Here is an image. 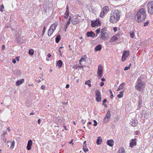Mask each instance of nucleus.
<instances>
[{
	"instance_id": "16",
	"label": "nucleus",
	"mask_w": 153,
	"mask_h": 153,
	"mask_svg": "<svg viewBox=\"0 0 153 153\" xmlns=\"http://www.w3.org/2000/svg\"><path fill=\"white\" fill-rule=\"evenodd\" d=\"M102 142V139L100 137H99L96 141V143L97 145H99L101 144Z\"/></svg>"
},
{
	"instance_id": "48",
	"label": "nucleus",
	"mask_w": 153,
	"mask_h": 153,
	"mask_svg": "<svg viewBox=\"0 0 153 153\" xmlns=\"http://www.w3.org/2000/svg\"><path fill=\"white\" fill-rule=\"evenodd\" d=\"M15 73H18V74H19V73H20V71L19 70H16L15 71V72H14Z\"/></svg>"
},
{
	"instance_id": "13",
	"label": "nucleus",
	"mask_w": 153,
	"mask_h": 153,
	"mask_svg": "<svg viewBox=\"0 0 153 153\" xmlns=\"http://www.w3.org/2000/svg\"><path fill=\"white\" fill-rule=\"evenodd\" d=\"M57 25V23L55 22L54 24L51 25L49 29H51L53 31H54Z\"/></svg>"
},
{
	"instance_id": "58",
	"label": "nucleus",
	"mask_w": 153,
	"mask_h": 153,
	"mask_svg": "<svg viewBox=\"0 0 153 153\" xmlns=\"http://www.w3.org/2000/svg\"><path fill=\"white\" fill-rule=\"evenodd\" d=\"M47 56L48 58H50L51 57V54H50V53H48V54Z\"/></svg>"
},
{
	"instance_id": "18",
	"label": "nucleus",
	"mask_w": 153,
	"mask_h": 153,
	"mask_svg": "<svg viewBox=\"0 0 153 153\" xmlns=\"http://www.w3.org/2000/svg\"><path fill=\"white\" fill-rule=\"evenodd\" d=\"M24 82V79H22L20 80L17 81L16 82V85L17 86H19L20 85L23 83Z\"/></svg>"
},
{
	"instance_id": "4",
	"label": "nucleus",
	"mask_w": 153,
	"mask_h": 153,
	"mask_svg": "<svg viewBox=\"0 0 153 153\" xmlns=\"http://www.w3.org/2000/svg\"><path fill=\"white\" fill-rule=\"evenodd\" d=\"M147 11L150 14H153V1H149L147 5Z\"/></svg>"
},
{
	"instance_id": "29",
	"label": "nucleus",
	"mask_w": 153,
	"mask_h": 153,
	"mask_svg": "<svg viewBox=\"0 0 153 153\" xmlns=\"http://www.w3.org/2000/svg\"><path fill=\"white\" fill-rule=\"evenodd\" d=\"M71 23L73 25H75L78 23V20L77 19L72 20L71 21Z\"/></svg>"
},
{
	"instance_id": "41",
	"label": "nucleus",
	"mask_w": 153,
	"mask_h": 153,
	"mask_svg": "<svg viewBox=\"0 0 153 153\" xmlns=\"http://www.w3.org/2000/svg\"><path fill=\"white\" fill-rule=\"evenodd\" d=\"M149 21H148L146 22H144V26H147L148 25V24L149 23Z\"/></svg>"
},
{
	"instance_id": "50",
	"label": "nucleus",
	"mask_w": 153,
	"mask_h": 153,
	"mask_svg": "<svg viewBox=\"0 0 153 153\" xmlns=\"http://www.w3.org/2000/svg\"><path fill=\"white\" fill-rule=\"evenodd\" d=\"M68 25H65V27H64V30H65V31H66V29H67V27H68Z\"/></svg>"
},
{
	"instance_id": "30",
	"label": "nucleus",
	"mask_w": 153,
	"mask_h": 153,
	"mask_svg": "<svg viewBox=\"0 0 153 153\" xmlns=\"http://www.w3.org/2000/svg\"><path fill=\"white\" fill-rule=\"evenodd\" d=\"M118 153H125L123 148L122 147L120 148Z\"/></svg>"
},
{
	"instance_id": "42",
	"label": "nucleus",
	"mask_w": 153,
	"mask_h": 153,
	"mask_svg": "<svg viewBox=\"0 0 153 153\" xmlns=\"http://www.w3.org/2000/svg\"><path fill=\"white\" fill-rule=\"evenodd\" d=\"M100 28H98L96 30V32L97 33V34H99L100 31Z\"/></svg>"
},
{
	"instance_id": "36",
	"label": "nucleus",
	"mask_w": 153,
	"mask_h": 153,
	"mask_svg": "<svg viewBox=\"0 0 153 153\" xmlns=\"http://www.w3.org/2000/svg\"><path fill=\"white\" fill-rule=\"evenodd\" d=\"M1 138L3 140V142L5 143L6 141V138L5 137V136L3 137V136H1Z\"/></svg>"
},
{
	"instance_id": "45",
	"label": "nucleus",
	"mask_w": 153,
	"mask_h": 153,
	"mask_svg": "<svg viewBox=\"0 0 153 153\" xmlns=\"http://www.w3.org/2000/svg\"><path fill=\"white\" fill-rule=\"evenodd\" d=\"M130 68V66L126 67L124 68V70L126 71L127 70Z\"/></svg>"
},
{
	"instance_id": "19",
	"label": "nucleus",
	"mask_w": 153,
	"mask_h": 153,
	"mask_svg": "<svg viewBox=\"0 0 153 153\" xmlns=\"http://www.w3.org/2000/svg\"><path fill=\"white\" fill-rule=\"evenodd\" d=\"M109 9V8L108 6H105L103 8L102 11L106 14L108 11Z\"/></svg>"
},
{
	"instance_id": "28",
	"label": "nucleus",
	"mask_w": 153,
	"mask_h": 153,
	"mask_svg": "<svg viewBox=\"0 0 153 153\" xmlns=\"http://www.w3.org/2000/svg\"><path fill=\"white\" fill-rule=\"evenodd\" d=\"M129 34L130 35V37L131 38H133L134 37V33L133 31H130L129 32Z\"/></svg>"
},
{
	"instance_id": "62",
	"label": "nucleus",
	"mask_w": 153,
	"mask_h": 153,
	"mask_svg": "<svg viewBox=\"0 0 153 153\" xmlns=\"http://www.w3.org/2000/svg\"><path fill=\"white\" fill-rule=\"evenodd\" d=\"M114 30V31H116L117 30V27H113Z\"/></svg>"
},
{
	"instance_id": "46",
	"label": "nucleus",
	"mask_w": 153,
	"mask_h": 153,
	"mask_svg": "<svg viewBox=\"0 0 153 153\" xmlns=\"http://www.w3.org/2000/svg\"><path fill=\"white\" fill-rule=\"evenodd\" d=\"M141 103H142V100L140 99V100L138 102V105H139V107L141 106Z\"/></svg>"
},
{
	"instance_id": "31",
	"label": "nucleus",
	"mask_w": 153,
	"mask_h": 153,
	"mask_svg": "<svg viewBox=\"0 0 153 153\" xmlns=\"http://www.w3.org/2000/svg\"><path fill=\"white\" fill-rule=\"evenodd\" d=\"M85 55H84L83 56H82L81 59H80V60H79V63L81 64V62H82L83 61H85Z\"/></svg>"
},
{
	"instance_id": "60",
	"label": "nucleus",
	"mask_w": 153,
	"mask_h": 153,
	"mask_svg": "<svg viewBox=\"0 0 153 153\" xmlns=\"http://www.w3.org/2000/svg\"><path fill=\"white\" fill-rule=\"evenodd\" d=\"M69 85L68 84H67L66 85V88H67L69 87Z\"/></svg>"
},
{
	"instance_id": "37",
	"label": "nucleus",
	"mask_w": 153,
	"mask_h": 153,
	"mask_svg": "<svg viewBox=\"0 0 153 153\" xmlns=\"http://www.w3.org/2000/svg\"><path fill=\"white\" fill-rule=\"evenodd\" d=\"M94 22L95 24H98V26L100 24V21L99 20H96Z\"/></svg>"
},
{
	"instance_id": "49",
	"label": "nucleus",
	"mask_w": 153,
	"mask_h": 153,
	"mask_svg": "<svg viewBox=\"0 0 153 153\" xmlns=\"http://www.w3.org/2000/svg\"><path fill=\"white\" fill-rule=\"evenodd\" d=\"M107 101V100L106 99H105L104 100L102 101V102H103V103H102V105H104V103H105Z\"/></svg>"
},
{
	"instance_id": "61",
	"label": "nucleus",
	"mask_w": 153,
	"mask_h": 153,
	"mask_svg": "<svg viewBox=\"0 0 153 153\" xmlns=\"http://www.w3.org/2000/svg\"><path fill=\"white\" fill-rule=\"evenodd\" d=\"M19 57H16V60L17 61H19Z\"/></svg>"
},
{
	"instance_id": "10",
	"label": "nucleus",
	"mask_w": 153,
	"mask_h": 153,
	"mask_svg": "<svg viewBox=\"0 0 153 153\" xmlns=\"http://www.w3.org/2000/svg\"><path fill=\"white\" fill-rule=\"evenodd\" d=\"M108 38V35L107 33L104 32V33L101 34L100 39L102 40L106 39H107Z\"/></svg>"
},
{
	"instance_id": "15",
	"label": "nucleus",
	"mask_w": 153,
	"mask_h": 153,
	"mask_svg": "<svg viewBox=\"0 0 153 153\" xmlns=\"http://www.w3.org/2000/svg\"><path fill=\"white\" fill-rule=\"evenodd\" d=\"M107 144L110 146H112L114 144L113 140H108L107 141Z\"/></svg>"
},
{
	"instance_id": "17",
	"label": "nucleus",
	"mask_w": 153,
	"mask_h": 153,
	"mask_svg": "<svg viewBox=\"0 0 153 153\" xmlns=\"http://www.w3.org/2000/svg\"><path fill=\"white\" fill-rule=\"evenodd\" d=\"M86 141H84L83 143L84 145L83 146V149L84 151L86 152H87L88 151V148L85 149V147H86L87 145L85 144L86 143Z\"/></svg>"
},
{
	"instance_id": "5",
	"label": "nucleus",
	"mask_w": 153,
	"mask_h": 153,
	"mask_svg": "<svg viewBox=\"0 0 153 153\" xmlns=\"http://www.w3.org/2000/svg\"><path fill=\"white\" fill-rule=\"evenodd\" d=\"M96 96V100L97 102H100L101 99V95L100 92L98 90H96L95 92Z\"/></svg>"
},
{
	"instance_id": "21",
	"label": "nucleus",
	"mask_w": 153,
	"mask_h": 153,
	"mask_svg": "<svg viewBox=\"0 0 153 153\" xmlns=\"http://www.w3.org/2000/svg\"><path fill=\"white\" fill-rule=\"evenodd\" d=\"M101 45L100 44H99L97 45L95 48V50L96 51H100L101 49Z\"/></svg>"
},
{
	"instance_id": "6",
	"label": "nucleus",
	"mask_w": 153,
	"mask_h": 153,
	"mask_svg": "<svg viewBox=\"0 0 153 153\" xmlns=\"http://www.w3.org/2000/svg\"><path fill=\"white\" fill-rule=\"evenodd\" d=\"M129 51H124L123 52V56L122 58V61L124 62L126 59V58L128 57L129 55Z\"/></svg>"
},
{
	"instance_id": "1",
	"label": "nucleus",
	"mask_w": 153,
	"mask_h": 153,
	"mask_svg": "<svg viewBox=\"0 0 153 153\" xmlns=\"http://www.w3.org/2000/svg\"><path fill=\"white\" fill-rule=\"evenodd\" d=\"M120 13L118 10H113L110 16V21L111 22L115 23L119 20L120 16Z\"/></svg>"
},
{
	"instance_id": "59",
	"label": "nucleus",
	"mask_w": 153,
	"mask_h": 153,
	"mask_svg": "<svg viewBox=\"0 0 153 153\" xmlns=\"http://www.w3.org/2000/svg\"><path fill=\"white\" fill-rule=\"evenodd\" d=\"M81 122L83 123V124H84L85 122V120H82L81 121Z\"/></svg>"
},
{
	"instance_id": "11",
	"label": "nucleus",
	"mask_w": 153,
	"mask_h": 153,
	"mask_svg": "<svg viewBox=\"0 0 153 153\" xmlns=\"http://www.w3.org/2000/svg\"><path fill=\"white\" fill-rule=\"evenodd\" d=\"M86 35L88 37L94 38L95 36V34L92 31H88L86 33Z\"/></svg>"
},
{
	"instance_id": "34",
	"label": "nucleus",
	"mask_w": 153,
	"mask_h": 153,
	"mask_svg": "<svg viewBox=\"0 0 153 153\" xmlns=\"http://www.w3.org/2000/svg\"><path fill=\"white\" fill-rule=\"evenodd\" d=\"M88 82H91V81H90V80H88L87 81H86L85 82V84L86 85H87L89 87H91V84L90 83H88Z\"/></svg>"
},
{
	"instance_id": "47",
	"label": "nucleus",
	"mask_w": 153,
	"mask_h": 153,
	"mask_svg": "<svg viewBox=\"0 0 153 153\" xmlns=\"http://www.w3.org/2000/svg\"><path fill=\"white\" fill-rule=\"evenodd\" d=\"M104 32H106L105 30L104 29H102L101 31V34H102V33H104Z\"/></svg>"
},
{
	"instance_id": "3",
	"label": "nucleus",
	"mask_w": 153,
	"mask_h": 153,
	"mask_svg": "<svg viewBox=\"0 0 153 153\" xmlns=\"http://www.w3.org/2000/svg\"><path fill=\"white\" fill-rule=\"evenodd\" d=\"M144 79V78L142 76L139 77L137 79L135 87L139 91H141L144 88L145 84Z\"/></svg>"
},
{
	"instance_id": "38",
	"label": "nucleus",
	"mask_w": 153,
	"mask_h": 153,
	"mask_svg": "<svg viewBox=\"0 0 153 153\" xmlns=\"http://www.w3.org/2000/svg\"><path fill=\"white\" fill-rule=\"evenodd\" d=\"M109 91H110V94H111V95L110 96V97L111 99H112V97H113V94H112V91L111 89L109 90Z\"/></svg>"
},
{
	"instance_id": "7",
	"label": "nucleus",
	"mask_w": 153,
	"mask_h": 153,
	"mask_svg": "<svg viewBox=\"0 0 153 153\" xmlns=\"http://www.w3.org/2000/svg\"><path fill=\"white\" fill-rule=\"evenodd\" d=\"M102 72H103V67L102 65H100L98 66V71L97 74H98V76H100V78L102 76Z\"/></svg>"
},
{
	"instance_id": "52",
	"label": "nucleus",
	"mask_w": 153,
	"mask_h": 153,
	"mask_svg": "<svg viewBox=\"0 0 153 153\" xmlns=\"http://www.w3.org/2000/svg\"><path fill=\"white\" fill-rule=\"evenodd\" d=\"M41 89L42 90H45V87L44 85H42L41 87Z\"/></svg>"
},
{
	"instance_id": "25",
	"label": "nucleus",
	"mask_w": 153,
	"mask_h": 153,
	"mask_svg": "<svg viewBox=\"0 0 153 153\" xmlns=\"http://www.w3.org/2000/svg\"><path fill=\"white\" fill-rule=\"evenodd\" d=\"M62 62L61 60H59L57 62V65L59 67L62 66Z\"/></svg>"
},
{
	"instance_id": "56",
	"label": "nucleus",
	"mask_w": 153,
	"mask_h": 153,
	"mask_svg": "<svg viewBox=\"0 0 153 153\" xmlns=\"http://www.w3.org/2000/svg\"><path fill=\"white\" fill-rule=\"evenodd\" d=\"M104 83L103 82H102L100 84V85L101 86H103V85H104Z\"/></svg>"
},
{
	"instance_id": "43",
	"label": "nucleus",
	"mask_w": 153,
	"mask_h": 153,
	"mask_svg": "<svg viewBox=\"0 0 153 153\" xmlns=\"http://www.w3.org/2000/svg\"><path fill=\"white\" fill-rule=\"evenodd\" d=\"M93 121L94 122V126H97V122L95 120H94Z\"/></svg>"
},
{
	"instance_id": "54",
	"label": "nucleus",
	"mask_w": 153,
	"mask_h": 153,
	"mask_svg": "<svg viewBox=\"0 0 153 153\" xmlns=\"http://www.w3.org/2000/svg\"><path fill=\"white\" fill-rule=\"evenodd\" d=\"M12 62L13 63H14V64L16 63V59H12Z\"/></svg>"
},
{
	"instance_id": "32",
	"label": "nucleus",
	"mask_w": 153,
	"mask_h": 153,
	"mask_svg": "<svg viewBox=\"0 0 153 153\" xmlns=\"http://www.w3.org/2000/svg\"><path fill=\"white\" fill-rule=\"evenodd\" d=\"M34 51L33 49H30L29 50L28 53L30 55H33L34 54Z\"/></svg>"
},
{
	"instance_id": "39",
	"label": "nucleus",
	"mask_w": 153,
	"mask_h": 153,
	"mask_svg": "<svg viewBox=\"0 0 153 153\" xmlns=\"http://www.w3.org/2000/svg\"><path fill=\"white\" fill-rule=\"evenodd\" d=\"M4 6H3V4H2L1 5V7H0V10L2 12L3 10V9H4Z\"/></svg>"
},
{
	"instance_id": "57",
	"label": "nucleus",
	"mask_w": 153,
	"mask_h": 153,
	"mask_svg": "<svg viewBox=\"0 0 153 153\" xmlns=\"http://www.w3.org/2000/svg\"><path fill=\"white\" fill-rule=\"evenodd\" d=\"M71 22L70 21H68L67 22V23L66 24V25H69L70 24Z\"/></svg>"
},
{
	"instance_id": "22",
	"label": "nucleus",
	"mask_w": 153,
	"mask_h": 153,
	"mask_svg": "<svg viewBox=\"0 0 153 153\" xmlns=\"http://www.w3.org/2000/svg\"><path fill=\"white\" fill-rule=\"evenodd\" d=\"M131 125L133 126H136L137 123V121L135 120H133L130 122Z\"/></svg>"
},
{
	"instance_id": "23",
	"label": "nucleus",
	"mask_w": 153,
	"mask_h": 153,
	"mask_svg": "<svg viewBox=\"0 0 153 153\" xmlns=\"http://www.w3.org/2000/svg\"><path fill=\"white\" fill-rule=\"evenodd\" d=\"M61 39V36L59 35L57 36L56 38V42L58 43L60 41Z\"/></svg>"
},
{
	"instance_id": "12",
	"label": "nucleus",
	"mask_w": 153,
	"mask_h": 153,
	"mask_svg": "<svg viewBox=\"0 0 153 153\" xmlns=\"http://www.w3.org/2000/svg\"><path fill=\"white\" fill-rule=\"evenodd\" d=\"M32 145V141L31 140H29L28 141L27 144V149L30 150L31 149V146Z\"/></svg>"
},
{
	"instance_id": "40",
	"label": "nucleus",
	"mask_w": 153,
	"mask_h": 153,
	"mask_svg": "<svg viewBox=\"0 0 153 153\" xmlns=\"http://www.w3.org/2000/svg\"><path fill=\"white\" fill-rule=\"evenodd\" d=\"M46 29V28L44 26V27H43V33L42 34V36H43L44 35V34L45 32Z\"/></svg>"
},
{
	"instance_id": "14",
	"label": "nucleus",
	"mask_w": 153,
	"mask_h": 153,
	"mask_svg": "<svg viewBox=\"0 0 153 153\" xmlns=\"http://www.w3.org/2000/svg\"><path fill=\"white\" fill-rule=\"evenodd\" d=\"M136 139H132L130 143V146L131 147H133L134 146L136 145Z\"/></svg>"
},
{
	"instance_id": "33",
	"label": "nucleus",
	"mask_w": 153,
	"mask_h": 153,
	"mask_svg": "<svg viewBox=\"0 0 153 153\" xmlns=\"http://www.w3.org/2000/svg\"><path fill=\"white\" fill-rule=\"evenodd\" d=\"M91 25L92 27H94L96 26H98V24H95L94 22H93L92 21H91Z\"/></svg>"
},
{
	"instance_id": "44",
	"label": "nucleus",
	"mask_w": 153,
	"mask_h": 153,
	"mask_svg": "<svg viewBox=\"0 0 153 153\" xmlns=\"http://www.w3.org/2000/svg\"><path fill=\"white\" fill-rule=\"evenodd\" d=\"M123 94H119L117 95V97L119 98H120L123 97Z\"/></svg>"
},
{
	"instance_id": "51",
	"label": "nucleus",
	"mask_w": 153,
	"mask_h": 153,
	"mask_svg": "<svg viewBox=\"0 0 153 153\" xmlns=\"http://www.w3.org/2000/svg\"><path fill=\"white\" fill-rule=\"evenodd\" d=\"M69 11H65V15H67V16H69Z\"/></svg>"
},
{
	"instance_id": "8",
	"label": "nucleus",
	"mask_w": 153,
	"mask_h": 153,
	"mask_svg": "<svg viewBox=\"0 0 153 153\" xmlns=\"http://www.w3.org/2000/svg\"><path fill=\"white\" fill-rule=\"evenodd\" d=\"M110 113L109 111H108L105 116L104 117L103 122L105 123H107L109 121L110 118Z\"/></svg>"
},
{
	"instance_id": "26",
	"label": "nucleus",
	"mask_w": 153,
	"mask_h": 153,
	"mask_svg": "<svg viewBox=\"0 0 153 153\" xmlns=\"http://www.w3.org/2000/svg\"><path fill=\"white\" fill-rule=\"evenodd\" d=\"M54 31H53L52 30H51V29H49L48 31V35L50 36H51L52 34H53V33L54 32Z\"/></svg>"
},
{
	"instance_id": "20",
	"label": "nucleus",
	"mask_w": 153,
	"mask_h": 153,
	"mask_svg": "<svg viewBox=\"0 0 153 153\" xmlns=\"http://www.w3.org/2000/svg\"><path fill=\"white\" fill-rule=\"evenodd\" d=\"M9 143L11 144L10 148L11 149H13L14 147L15 143L14 141L13 140V142H11L10 141L8 140L7 141V143Z\"/></svg>"
},
{
	"instance_id": "53",
	"label": "nucleus",
	"mask_w": 153,
	"mask_h": 153,
	"mask_svg": "<svg viewBox=\"0 0 153 153\" xmlns=\"http://www.w3.org/2000/svg\"><path fill=\"white\" fill-rule=\"evenodd\" d=\"M7 134V133L6 131L4 132L2 134L1 136H3V137L5 135Z\"/></svg>"
},
{
	"instance_id": "63",
	"label": "nucleus",
	"mask_w": 153,
	"mask_h": 153,
	"mask_svg": "<svg viewBox=\"0 0 153 153\" xmlns=\"http://www.w3.org/2000/svg\"><path fill=\"white\" fill-rule=\"evenodd\" d=\"M101 80L102 81H105V78H102L101 79Z\"/></svg>"
},
{
	"instance_id": "2",
	"label": "nucleus",
	"mask_w": 153,
	"mask_h": 153,
	"mask_svg": "<svg viewBox=\"0 0 153 153\" xmlns=\"http://www.w3.org/2000/svg\"><path fill=\"white\" fill-rule=\"evenodd\" d=\"M146 17L145 10L143 9H140L137 12L135 16L136 20L139 22H140L144 20Z\"/></svg>"
},
{
	"instance_id": "64",
	"label": "nucleus",
	"mask_w": 153,
	"mask_h": 153,
	"mask_svg": "<svg viewBox=\"0 0 153 153\" xmlns=\"http://www.w3.org/2000/svg\"><path fill=\"white\" fill-rule=\"evenodd\" d=\"M41 122V120L40 119H39L38 121V123L39 124H40Z\"/></svg>"
},
{
	"instance_id": "35",
	"label": "nucleus",
	"mask_w": 153,
	"mask_h": 153,
	"mask_svg": "<svg viewBox=\"0 0 153 153\" xmlns=\"http://www.w3.org/2000/svg\"><path fill=\"white\" fill-rule=\"evenodd\" d=\"M104 14H105L102 11L100 14V16L101 18H103L104 16Z\"/></svg>"
},
{
	"instance_id": "55",
	"label": "nucleus",
	"mask_w": 153,
	"mask_h": 153,
	"mask_svg": "<svg viewBox=\"0 0 153 153\" xmlns=\"http://www.w3.org/2000/svg\"><path fill=\"white\" fill-rule=\"evenodd\" d=\"M5 48V46L4 45H2L1 47V49L4 50Z\"/></svg>"
},
{
	"instance_id": "9",
	"label": "nucleus",
	"mask_w": 153,
	"mask_h": 153,
	"mask_svg": "<svg viewBox=\"0 0 153 153\" xmlns=\"http://www.w3.org/2000/svg\"><path fill=\"white\" fill-rule=\"evenodd\" d=\"M141 113L142 114V116L144 117L145 118H147L149 115V114L148 112L145 110L142 111Z\"/></svg>"
},
{
	"instance_id": "27",
	"label": "nucleus",
	"mask_w": 153,
	"mask_h": 153,
	"mask_svg": "<svg viewBox=\"0 0 153 153\" xmlns=\"http://www.w3.org/2000/svg\"><path fill=\"white\" fill-rule=\"evenodd\" d=\"M118 38L115 36H114L112 37L111 39V41L112 42H113L114 41H115L117 40Z\"/></svg>"
},
{
	"instance_id": "24",
	"label": "nucleus",
	"mask_w": 153,
	"mask_h": 153,
	"mask_svg": "<svg viewBox=\"0 0 153 153\" xmlns=\"http://www.w3.org/2000/svg\"><path fill=\"white\" fill-rule=\"evenodd\" d=\"M124 83L123 82L120 85V86H119L117 91H118L121 90H122L123 88H124Z\"/></svg>"
}]
</instances>
